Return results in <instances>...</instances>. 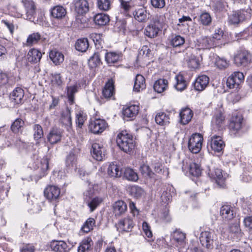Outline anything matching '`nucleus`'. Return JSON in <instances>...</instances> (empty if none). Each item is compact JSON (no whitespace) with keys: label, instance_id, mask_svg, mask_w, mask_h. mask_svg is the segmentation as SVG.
Listing matches in <instances>:
<instances>
[{"label":"nucleus","instance_id":"nucleus-29","mask_svg":"<svg viewBox=\"0 0 252 252\" xmlns=\"http://www.w3.org/2000/svg\"><path fill=\"white\" fill-rule=\"evenodd\" d=\"M51 15L56 19H62L64 17L66 14V9L61 5H57L50 10Z\"/></svg>","mask_w":252,"mask_h":252},{"label":"nucleus","instance_id":"nucleus-34","mask_svg":"<svg viewBox=\"0 0 252 252\" xmlns=\"http://www.w3.org/2000/svg\"><path fill=\"white\" fill-rule=\"evenodd\" d=\"M146 88L145 80L144 77L140 74L136 76L133 90L135 92H140Z\"/></svg>","mask_w":252,"mask_h":252},{"label":"nucleus","instance_id":"nucleus-25","mask_svg":"<svg viewBox=\"0 0 252 252\" xmlns=\"http://www.w3.org/2000/svg\"><path fill=\"white\" fill-rule=\"evenodd\" d=\"M24 96V90L19 87L16 88L10 94V98L12 102L15 104L22 102Z\"/></svg>","mask_w":252,"mask_h":252},{"label":"nucleus","instance_id":"nucleus-5","mask_svg":"<svg viewBox=\"0 0 252 252\" xmlns=\"http://www.w3.org/2000/svg\"><path fill=\"white\" fill-rule=\"evenodd\" d=\"M251 16V10H241L234 12L229 16V22L232 24H237L244 20L250 19Z\"/></svg>","mask_w":252,"mask_h":252},{"label":"nucleus","instance_id":"nucleus-37","mask_svg":"<svg viewBox=\"0 0 252 252\" xmlns=\"http://www.w3.org/2000/svg\"><path fill=\"white\" fill-rule=\"evenodd\" d=\"M170 117L168 114L163 112L158 113L155 117L157 124L161 126H166L170 123Z\"/></svg>","mask_w":252,"mask_h":252},{"label":"nucleus","instance_id":"nucleus-18","mask_svg":"<svg viewBox=\"0 0 252 252\" xmlns=\"http://www.w3.org/2000/svg\"><path fill=\"white\" fill-rule=\"evenodd\" d=\"M127 211V205L122 200H118L113 205V212L115 217H120Z\"/></svg>","mask_w":252,"mask_h":252},{"label":"nucleus","instance_id":"nucleus-3","mask_svg":"<svg viewBox=\"0 0 252 252\" xmlns=\"http://www.w3.org/2000/svg\"><path fill=\"white\" fill-rule=\"evenodd\" d=\"M243 118L240 114H237L232 117L230 124L229 130L231 135L237 136L241 132L242 127Z\"/></svg>","mask_w":252,"mask_h":252},{"label":"nucleus","instance_id":"nucleus-48","mask_svg":"<svg viewBox=\"0 0 252 252\" xmlns=\"http://www.w3.org/2000/svg\"><path fill=\"white\" fill-rule=\"evenodd\" d=\"M140 171L143 176L146 178L155 179V173L151 169L150 166L143 164L140 166Z\"/></svg>","mask_w":252,"mask_h":252},{"label":"nucleus","instance_id":"nucleus-2","mask_svg":"<svg viewBox=\"0 0 252 252\" xmlns=\"http://www.w3.org/2000/svg\"><path fill=\"white\" fill-rule=\"evenodd\" d=\"M203 138L199 133L193 134L189 139L188 147L189 151L194 154H197L201 149Z\"/></svg>","mask_w":252,"mask_h":252},{"label":"nucleus","instance_id":"nucleus-22","mask_svg":"<svg viewBox=\"0 0 252 252\" xmlns=\"http://www.w3.org/2000/svg\"><path fill=\"white\" fill-rule=\"evenodd\" d=\"M193 115L192 111L189 108L182 109L179 114L180 123L183 125H187L191 121Z\"/></svg>","mask_w":252,"mask_h":252},{"label":"nucleus","instance_id":"nucleus-10","mask_svg":"<svg viewBox=\"0 0 252 252\" xmlns=\"http://www.w3.org/2000/svg\"><path fill=\"white\" fill-rule=\"evenodd\" d=\"M133 225L132 220L129 217L119 220L115 224L117 230L121 232L131 231Z\"/></svg>","mask_w":252,"mask_h":252},{"label":"nucleus","instance_id":"nucleus-39","mask_svg":"<svg viewBox=\"0 0 252 252\" xmlns=\"http://www.w3.org/2000/svg\"><path fill=\"white\" fill-rule=\"evenodd\" d=\"M139 111V106L136 105H131L123 110V115L127 118H133L136 116Z\"/></svg>","mask_w":252,"mask_h":252},{"label":"nucleus","instance_id":"nucleus-41","mask_svg":"<svg viewBox=\"0 0 252 252\" xmlns=\"http://www.w3.org/2000/svg\"><path fill=\"white\" fill-rule=\"evenodd\" d=\"M94 20L95 24L104 26L109 22V17L104 13H98L94 17Z\"/></svg>","mask_w":252,"mask_h":252},{"label":"nucleus","instance_id":"nucleus-16","mask_svg":"<svg viewBox=\"0 0 252 252\" xmlns=\"http://www.w3.org/2000/svg\"><path fill=\"white\" fill-rule=\"evenodd\" d=\"M211 147L215 152H221L225 146V144L221 137L214 135L211 137Z\"/></svg>","mask_w":252,"mask_h":252},{"label":"nucleus","instance_id":"nucleus-26","mask_svg":"<svg viewBox=\"0 0 252 252\" xmlns=\"http://www.w3.org/2000/svg\"><path fill=\"white\" fill-rule=\"evenodd\" d=\"M207 173L210 178L215 180L218 184L222 182L224 180L222 170L220 169L215 168V167L209 168Z\"/></svg>","mask_w":252,"mask_h":252},{"label":"nucleus","instance_id":"nucleus-56","mask_svg":"<svg viewBox=\"0 0 252 252\" xmlns=\"http://www.w3.org/2000/svg\"><path fill=\"white\" fill-rule=\"evenodd\" d=\"M129 189L130 194L136 197H139L144 193L143 189L137 186H131Z\"/></svg>","mask_w":252,"mask_h":252},{"label":"nucleus","instance_id":"nucleus-15","mask_svg":"<svg viewBox=\"0 0 252 252\" xmlns=\"http://www.w3.org/2000/svg\"><path fill=\"white\" fill-rule=\"evenodd\" d=\"M220 215L223 220H231L235 216L234 208L230 205H223L220 209Z\"/></svg>","mask_w":252,"mask_h":252},{"label":"nucleus","instance_id":"nucleus-19","mask_svg":"<svg viewBox=\"0 0 252 252\" xmlns=\"http://www.w3.org/2000/svg\"><path fill=\"white\" fill-rule=\"evenodd\" d=\"M22 3L26 10L27 18L32 21L35 14L34 2L32 0H23Z\"/></svg>","mask_w":252,"mask_h":252},{"label":"nucleus","instance_id":"nucleus-63","mask_svg":"<svg viewBox=\"0 0 252 252\" xmlns=\"http://www.w3.org/2000/svg\"><path fill=\"white\" fill-rule=\"evenodd\" d=\"M76 162V157L73 154L70 153L66 158V163L69 167L75 166Z\"/></svg>","mask_w":252,"mask_h":252},{"label":"nucleus","instance_id":"nucleus-32","mask_svg":"<svg viewBox=\"0 0 252 252\" xmlns=\"http://www.w3.org/2000/svg\"><path fill=\"white\" fill-rule=\"evenodd\" d=\"M119 2L121 12L126 15H128L130 10L134 5L133 0H119Z\"/></svg>","mask_w":252,"mask_h":252},{"label":"nucleus","instance_id":"nucleus-59","mask_svg":"<svg viewBox=\"0 0 252 252\" xmlns=\"http://www.w3.org/2000/svg\"><path fill=\"white\" fill-rule=\"evenodd\" d=\"M152 167L155 173L161 175L164 172V167L162 163L158 160H155L152 164Z\"/></svg>","mask_w":252,"mask_h":252},{"label":"nucleus","instance_id":"nucleus-38","mask_svg":"<svg viewBox=\"0 0 252 252\" xmlns=\"http://www.w3.org/2000/svg\"><path fill=\"white\" fill-rule=\"evenodd\" d=\"M224 122V117L220 110H217L212 120V124L218 128L221 127Z\"/></svg>","mask_w":252,"mask_h":252},{"label":"nucleus","instance_id":"nucleus-12","mask_svg":"<svg viewBox=\"0 0 252 252\" xmlns=\"http://www.w3.org/2000/svg\"><path fill=\"white\" fill-rule=\"evenodd\" d=\"M216 41L211 36H203L197 40V45L200 49H209L218 45Z\"/></svg>","mask_w":252,"mask_h":252},{"label":"nucleus","instance_id":"nucleus-64","mask_svg":"<svg viewBox=\"0 0 252 252\" xmlns=\"http://www.w3.org/2000/svg\"><path fill=\"white\" fill-rule=\"evenodd\" d=\"M172 195L170 193V190L168 191L167 189L164 191L160 197L162 202L164 203H168L172 199Z\"/></svg>","mask_w":252,"mask_h":252},{"label":"nucleus","instance_id":"nucleus-27","mask_svg":"<svg viewBox=\"0 0 252 252\" xmlns=\"http://www.w3.org/2000/svg\"><path fill=\"white\" fill-rule=\"evenodd\" d=\"M42 54L38 50L32 48L29 50L27 54V60L32 63H37L40 61Z\"/></svg>","mask_w":252,"mask_h":252},{"label":"nucleus","instance_id":"nucleus-36","mask_svg":"<svg viewBox=\"0 0 252 252\" xmlns=\"http://www.w3.org/2000/svg\"><path fill=\"white\" fill-rule=\"evenodd\" d=\"M168 82L164 79H159L156 81L154 89L158 93H161L168 88Z\"/></svg>","mask_w":252,"mask_h":252},{"label":"nucleus","instance_id":"nucleus-49","mask_svg":"<svg viewBox=\"0 0 252 252\" xmlns=\"http://www.w3.org/2000/svg\"><path fill=\"white\" fill-rule=\"evenodd\" d=\"M95 223V221L94 219L90 218L85 222L81 227V230L85 233H88L93 229Z\"/></svg>","mask_w":252,"mask_h":252},{"label":"nucleus","instance_id":"nucleus-52","mask_svg":"<svg viewBox=\"0 0 252 252\" xmlns=\"http://www.w3.org/2000/svg\"><path fill=\"white\" fill-rule=\"evenodd\" d=\"M189 65L194 69L198 68L200 66L199 57L196 56L193 53L189 57L188 61Z\"/></svg>","mask_w":252,"mask_h":252},{"label":"nucleus","instance_id":"nucleus-53","mask_svg":"<svg viewBox=\"0 0 252 252\" xmlns=\"http://www.w3.org/2000/svg\"><path fill=\"white\" fill-rule=\"evenodd\" d=\"M67 96L70 104L74 102V95L77 92V86L73 85L66 88Z\"/></svg>","mask_w":252,"mask_h":252},{"label":"nucleus","instance_id":"nucleus-1","mask_svg":"<svg viewBox=\"0 0 252 252\" xmlns=\"http://www.w3.org/2000/svg\"><path fill=\"white\" fill-rule=\"evenodd\" d=\"M116 141L120 149L126 153H130L135 146L132 135L128 133L126 131H122L119 133L117 135Z\"/></svg>","mask_w":252,"mask_h":252},{"label":"nucleus","instance_id":"nucleus-23","mask_svg":"<svg viewBox=\"0 0 252 252\" xmlns=\"http://www.w3.org/2000/svg\"><path fill=\"white\" fill-rule=\"evenodd\" d=\"M49 167V161L46 157H43L39 161L38 160L35 162V166H33L35 169H38L40 173V176H44L46 172L48 170Z\"/></svg>","mask_w":252,"mask_h":252},{"label":"nucleus","instance_id":"nucleus-31","mask_svg":"<svg viewBox=\"0 0 252 252\" xmlns=\"http://www.w3.org/2000/svg\"><path fill=\"white\" fill-rule=\"evenodd\" d=\"M107 173L111 177H120L122 174V169L117 164L111 163L109 164L108 167Z\"/></svg>","mask_w":252,"mask_h":252},{"label":"nucleus","instance_id":"nucleus-21","mask_svg":"<svg viewBox=\"0 0 252 252\" xmlns=\"http://www.w3.org/2000/svg\"><path fill=\"white\" fill-rule=\"evenodd\" d=\"M103 150V147L100 144L94 143L92 146L91 152L94 158L96 160L101 161L104 156Z\"/></svg>","mask_w":252,"mask_h":252},{"label":"nucleus","instance_id":"nucleus-43","mask_svg":"<svg viewBox=\"0 0 252 252\" xmlns=\"http://www.w3.org/2000/svg\"><path fill=\"white\" fill-rule=\"evenodd\" d=\"M89 46L88 40L86 38L78 39L75 43L76 49L82 52H86Z\"/></svg>","mask_w":252,"mask_h":252},{"label":"nucleus","instance_id":"nucleus-46","mask_svg":"<svg viewBox=\"0 0 252 252\" xmlns=\"http://www.w3.org/2000/svg\"><path fill=\"white\" fill-rule=\"evenodd\" d=\"M24 122L20 118L16 119L11 124V129L14 133H18L22 131Z\"/></svg>","mask_w":252,"mask_h":252},{"label":"nucleus","instance_id":"nucleus-33","mask_svg":"<svg viewBox=\"0 0 252 252\" xmlns=\"http://www.w3.org/2000/svg\"><path fill=\"white\" fill-rule=\"evenodd\" d=\"M175 80L176 82L174 87L177 91L182 92L186 89L187 82L182 74L177 75L175 76Z\"/></svg>","mask_w":252,"mask_h":252},{"label":"nucleus","instance_id":"nucleus-35","mask_svg":"<svg viewBox=\"0 0 252 252\" xmlns=\"http://www.w3.org/2000/svg\"><path fill=\"white\" fill-rule=\"evenodd\" d=\"M49 57L50 59L56 65L61 64L64 61L63 55L61 52L56 50L50 51Z\"/></svg>","mask_w":252,"mask_h":252},{"label":"nucleus","instance_id":"nucleus-44","mask_svg":"<svg viewBox=\"0 0 252 252\" xmlns=\"http://www.w3.org/2000/svg\"><path fill=\"white\" fill-rule=\"evenodd\" d=\"M114 90V88L113 82L109 80L102 91L103 95L105 98H109L113 95Z\"/></svg>","mask_w":252,"mask_h":252},{"label":"nucleus","instance_id":"nucleus-14","mask_svg":"<svg viewBox=\"0 0 252 252\" xmlns=\"http://www.w3.org/2000/svg\"><path fill=\"white\" fill-rule=\"evenodd\" d=\"M133 14L135 19L139 22H146L150 17V13L144 7L136 9Z\"/></svg>","mask_w":252,"mask_h":252},{"label":"nucleus","instance_id":"nucleus-6","mask_svg":"<svg viewBox=\"0 0 252 252\" xmlns=\"http://www.w3.org/2000/svg\"><path fill=\"white\" fill-rule=\"evenodd\" d=\"M250 55L248 51L240 50L237 51L234 58V62L238 66H246L250 62Z\"/></svg>","mask_w":252,"mask_h":252},{"label":"nucleus","instance_id":"nucleus-62","mask_svg":"<svg viewBox=\"0 0 252 252\" xmlns=\"http://www.w3.org/2000/svg\"><path fill=\"white\" fill-rule=\"evenodd\" d=\"M7 76V84L10 86L13 85L19 80V77L15 75L13 72H8L6 73Z\"/></svg>","mask_w":252,"mask_h":252},{"label":"nucleus","instance_id":"nucleus-20","mask_svg":"<svg viewBox=\"0 0 252 252\" xmlns=\"http://www.w3.org/2000/svg\"><path fill=\"white\" fill-rule=\"evenodd\" d=\"M63 131L57 127H53L47 136L48 141L52 144L57 143L61 140Z\"/></svg>","mask_w":252,"mask_h":252},{"label":"nucleus","instance_id":"nucleus-51","mask_svg":"<svg viewBox=\"0 0 252 252\" xmlns=\"http://www.w3.org/2000/svg\"><path fill=\"white\" fill-rule=\"evenodd\" d=\"M215 65L220 69H224L228 67L229 62L224 58L217 57L215 60Z\"/></svg>","mask_w":252,"mask_h":252},{"label":"nucleus","instance_id":"nucleus-40","mask_svg":"<svg viewBox=\"0 0 252 252\" xmlns=\"http://www.w3.org/2000/svg\"><path fill=\"white\" fill-rule=\"evenodd\" d=\"M172 236L174 240L181 247H183L185 244L186 234L180 230H175Z\"/></svg>","mask_w":252,"mask_h":252},{"label":"nucleus","instance_id":"nucleus-7","mask_svg":"<svg viewBox=\"0 0 252 252\" xmlns=\"http://www.w3.org/2000/svg\"><path fill=\"white\" fill-rule=\"evenodd\" d=\"M244 80V75L242 72H235L227 78L226 85L230 89L237 88Z\"/></svg>","mask_w":252,"mask_h":252},{"label":"nucleus","instance_id":"nucleus-57","mask_svg":"<svg viewBox=\"0 0 252 252\" xmlns=\"http://www.w3.org/2000/svg\"><path fill=\"white\" fill-rule=\"evenodd\" d=\"M101 63L100 56L97 53H94L89 60V64L92 67H95L100 64Z\"/></svg>","mask_w":252,"mask_h":252},{"label":"nucleus","instance_id":"nucleus-50","mask_svg":"<svg viewBox=\"0 0 252 252\" xmlns=\"http://www.w3.org/2000/svg\"><path fill=\"white\" fill-rule=\"evenodd\" d=\"M185 42V38L180 35H174L172 36L170 44L174 47H180L183 45Z\"/></svg>","mask_w":252,"mask_h":252},{"label":"nucleus","instance_id":"nucleus-4","mask_svg":"<svg viewBox=\"0 0 252 252\" xmlns=\"http://www.w3.org/2000/svg\"><path fill=\"white\" fill-rule=\"evenodd\" d=\"M162 28V24L158 20H155L149 24L145 29L144 34L150 38L157 37Z\"/></svg>","mask_w":252,"mask_h":252},{"label":"nucleus","instance_id":"nucleus-47","mask_svg":"<svg viewBox=\"0 0 252 252\" xmlns=\"http://www.w3.org/2000/svg\"><path fill=\"white\" fill-rule=\"evenodd\" d=\"M124 176L127 180L136 181L138 179L137 173L132 169L126 168L124 171Z\"/></svg>","mask_w":252,"mask_h":252},{"label":"nucleus","instance_id":"nucleus-58","mask_svg":"<svg viewBox=\"0 0 252 252\" xmlns=\"http://www.w3.org/2000/svg\"><path fill=\"white\" fill-rule=\"evenodd\" d=\"M102 201V198L99 197H95L92 199L88 204L91 212H93Z\"/></svg>","mask_w":252,"mask_h":252},{"label":"nucleus","instance_id":"nucleus-8","mask_svg":"<svg viewBox=\"0 0 252 252\" xmlns=\"http://www.w3.org/2000/svg\"><path fill=\"white\" fill-rule=\"evenodd\" d=\"M72 4L78 16H83L89 11V4L87 0H73Z\"/></svg>","mask_w":252,"mask_h":252},{"label":"nucleus","instance_id":"nucleus-11","mask_svg":"<svg viewBox=\"0 0 252 252\" xmlns=\"http://www.w3.org/2000/svg\"><path fill=\"white\" fill-rule=\"evenodd\" d=\"M183 165L182 166V170L184 172H189V174L193 176L198 177L200 175L201 173V169L200 166L194 162L186 161L187 164L185 165V160L183 161Z\"/></svg>","mask_w":252,"mask_h":252},{"label":"nucleus","instance_id":"nucleus-45","mask_svg":"<svg viewBox=\"0 0 252 252\" xmlns=\"http://www.w3.org/2000/svg\"><path fill=\"white\" fill-rule=\"evenodd\" d=\"M41 35L38 32H35L30 34L27 39L25 45L27 46H32L37 44L40 40Z\"/></svg>","mask_w":252,"mask_h":252},{"label":"nucleus","instance_id":"nucleus-60","mask_svg":"<svg viewBox=\"0 0 252 252\" xmlns=\"http://www.w3.org/2000/svg\"><path fill=\"white\" fill-rule=\"evenodd\" d=\"M33 136L35 140L40 139L43 135L42 128L39 125H34L33 126Z\"/></svg>","mask_w":252,"mask_h":252},{"label":"nucleus","instance_id":"nucleus-9","mask_svg":"<svg viewBox=\"0 0 252 252\" xmlns=\"http://www.w3.org/2000/svg\"><path fill=\"white\" fill-rule=\"evenodd\" d=\"M107 127V123L103 119H97L92 122L89 126L90 130L94 134L102 133Z\"/></svg>","mask_w":252,"mask_h":252},{"label":"nucleus","instance_id":"nucleus-61","mask_svg":"<svg viewBox=\"0 0 252 252\" xmlns=\"http://www.w3.org/2000/svg\"><path fill=\"white\" fill-rule=\"evenodd\" d=\"M52 84L53 86L60 87L63 84L62 78L60 74L56 73L52 75Z\"/></svg>","mask_w":252,"mask_h":252},{"label":"nucleus","instance_id":"nucleus-30","mask_svg":"<svg viewBox=\"0 0 252 252\" xmlns=\"http://www.w3.org/2000/svg\"><path fill=\"white\" fill-rule=\"evenodd\" d=\"M211 233L209 231L202 232L200 236V241L202 245L209 248L213 243Z\"/></svg>","mask_w":252,"mask_h":252},{"label":"nucleus","instance_id":"nucleus-42","mask_svg":"<svg viewBox=\"0 0 252 252\" xmlns=\"http://www.w3.org/2000/svg\"><path fill=\"white\" fill-rule=\"evenodd\" d=\"M121 57V54L113 52H106L105 56V61L109 64L117 63L120 60Z\"/></svg>","mask_w":252,"mask_h":252},{"label":"nucleus","instance_id":"nucleus-24","mask_svg":"<svg viewBox=\"0 0 252 252\" xmlns=\"http://www.w3.org/2000/svg\"><path fill=\"white\" fill-rule=\"evenodd\" d=\"M51 248L56 252H68L70 250L69 246L63 241H53Z\"/></svg>","mask_w":252,"mask_h":252},{"label":"nucleus","instance_id":"nucleus-55","mask_svg":"<svg viewBox=\"0 0 252 252\" xmlns=\"http://www.w3.org/2000/svg\"><path fill=\"white\" fill-rule=\"evenodd\" d=\"M199 21L204 26H209L212 22V18L209 13L204 12L199 16Z\"/></svg>","mask_w":252,"mask_h":252},{"label":"nucleus","instance_id":"nucleus-17","mask_svg":"<svg viewBox=\"0 0 252 252\" xmlns=\"http://www.w3.org/2000/svg\"><path fill=\"white\" fill-rule=\"evenodd\" d=\"M45 196L50 200L57 199L60 194V189L55 186H49L44 190Z\"/></svg>","mask_w":252,"mask_h":252},{"label":"nucleus","instance_id":"nucleus-54","mask_svg":"<svg viewBox=\"0 0 252 252\" xmlns=\"http://www.w3.org/2000/svg\"><path fill=\"white\" fill-rule=\"evenodd\" d=\"M97 6L99 9L107 11L110 9L111 2L110 0H97Z\"/></svg>","mask_w":252,"mask_h":252},{"label":"nucleus","instance_id":"nucleus-13","mask_svg":"<svg viewBox=\"0 0 252 252\" xmlns=\"http://www.w3.org/2000/svg\"><path fill=\"white\" fill-rule=\"evenodd\" d=\"M209 80V78L206 75L198 76L193 83L194 89L199 92L204 90L208 85Z\"/></svg>","mask_w":252,"mask_h":252},{"label":"nucleus","instance_id":"nucleus-28","mask_svg":"<svg viewBox=\"0 0 252 252\" xmlns=\"http://www.w3.org/2000/svg\"><path fill=\"white\" fill-rule=\"evenodd\" d=\"M61 122L67 131H70L72 126V121L70 112L68 110H66L62 113Z\"/></svg>","mask_w":252,"mask_h":252}]
</instances>
